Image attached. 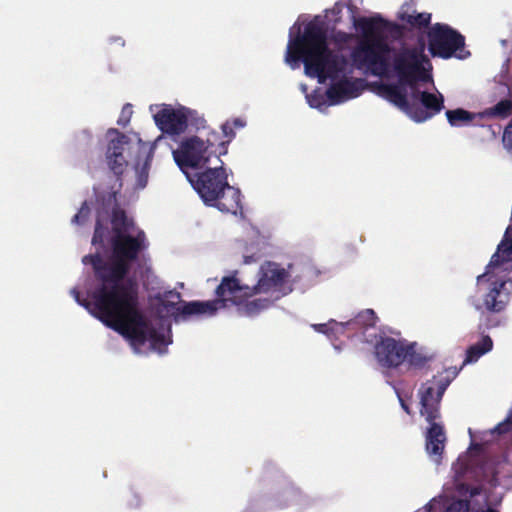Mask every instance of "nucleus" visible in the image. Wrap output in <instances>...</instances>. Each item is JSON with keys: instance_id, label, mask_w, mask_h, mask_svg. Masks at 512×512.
Returning <instances> with one entry per match:
<instances>
[{"instance_id": "23", "label": "nucleus", "mask_w": 512, "mask_h": 512, "mask_svg": "<svg viewBox=\"0 0 512 512\" xmlns=\"http://www.w3.org/2000/svg\"><path fill=\"white\" fill-rule=\"evenodd\" d=\"M377 316L374 310L365 309L359 312L353 319L347 321L346 323H337L336 321H331L335 325H340L342 327L346 326L352 329H368L370 327H374L376 325Z\"/></svg>"}, {"instance_id": "32", "label": "nucleus", "mask_w": 512, "mask_h": 512, "mask_svg": "<svg viewBox=\"0 0 512 512\" xmlns=\"http://www.w3.org/2000/svg\"><path fill=\"white\" fill-rule=\"evenodd\" d=\"M512 432V410L509 411L507 417L498 423L492 430V434L505 435Z\"/></svg>"}, {"instance_id": "11", "label": "nucleus", "mask_w": 512, "mask_h": 512, "mask_svg": "<svg viewBox=\"0 0 512 512\" xmlns=\"http://www.w3.org/2000/svg\"><path fill=\"white\" fill-rule=\"evenodd\" d=\"M412 108L410 118L415 122H425L444 109V97L440 92L421 91L418 85L410 88Z\"/></svg>"}, {"instance_id": "9", "label": "nucleus", "mask_w": 512, "mask_h": 512, "mask_svg": "<svg viewBox=\"0 0 512 512\" xmlns=\"http://www.w3.org/2000/svg\"><path fill=\"white\" fill-rule=\"evenodd\" d=\"M458 371L454 370L450 374L443 373L433 376L431 380L422 383L418 390L420 398V414L426 421L438 420L441 417L440 405L442 397L456 377Z\"/></svg>"}, {"instance_id": "25", "label": "nucleus", "mask_w": 512, "mask_h": 512, "mask_svg": "<svg viewBox=\"0 0 512 512\" xmlns=\"http://www.w3.org/2000/svg\"><path fill=\"white\" fill-rule=\"evenodd\" d=\"M271 305L272 301L268 298L246 299L242 305L238 306V310L245 316H254L269 308Z\"/></svg>"}, {"instance_id": "36", "label": "nucleus", "mask_w": 512, "mask_h": 512, "mask_svg": "<svg viewBox=\"0 0 512 512\" xmlns=\"http://www.w3.org/2000/svg\"><path fill=\"white\" fill-rule=\"evenodd\" d=\"M446 512H468V503L464 501H457L450 504Z\"/></svg>"}, {"instance_id": "21", "label": "nucleus", "mask_w": 512, "mask_h": 512, "mask_svg": "<svg viewBox=\"0 0 512 512\" xmlns=\"http://www.w3.org/2000/svg\"><path fill=\"white\" fill-rule=\"evenodd\" d=\"M407 85L398 84H381L379 87L380 94L389 102L405 112L409 117L412 108V102L408 100Z\"/></svg>"}, {"instance_id": "40", "label": "nucleus", "mask_w": 512, "mask_h": 512, "mask_svg": "<svg viewBox=\"0 0 512 512\" xmlns=\"http://www.w3.org/2000/svg\"><path fill=\"white\" fill-rule=\"evenodd\" d=\"M321 97L320 96H311L309 98V104L311 107H319L322 102H321Z\"/></svg>"}, {"instance_id": "31", "label": "nucleus", "mask_w": 512, "mask_h": 512, "mask_svg": "<svg viewBox=\"0 0 512 512\" xmlns=\"http://www.w3.org/2000/svg\"><path fill=\"white\" fill-rule=\"evenodd\" d=\"M156 299L158 300L160 306H162L163 308H165L166 310H169V309H175L176 310V313L174 315L175 317V320H178V317H182L183 319H186L187 317H189L190 315H182L179 311V308H182L187 302H184L182 306H177V303L179 301H172V300H168L166 298H163L161 297V295H157L156 296Z\"/></svg>"}, {"instance_id": "24", "label": "nucleus", "mask_w": 512, "mask_h": 512, "mask_svg": "<svg viewBox=\"0 0 512 512\" xmlns=\"http://www.w3.org/2000/svg\"><path fill=\"white\" fill-rule=\"evenodd\" d=\"M492 348H493V341H492L491 337L488 335L483 336L479 342L471 345L466 350V357L463 361V365L478 361V359L481 356H483L484 354L491 351Z\"/></svg>"}, {"instance_id": "18", "label": "nucleus", "mask_w": 512, "mask_h": 512, "mask_svg": "<svg viewBox=\"0 0 512 512\" xmlns=\"http://www.w3.org/2000/svg\"><path fill=\"white\" fill-rule=\"evenodd\" d=\"M427 422L430 426L425 434L426 451L430 457H433L436 462H439L442 458L446 442L444 425L437 420Z\"/></svg>"}, {"instance_id": "41", "label": "nucleus", "mask_w": 512, "mask_h": 512, "mask_svg": "<svg viewBox=\"0 0 512 512\" xmlns=\"http://www.w3.org/2000/svg\"><path fill=\"white\" fill-rule=\"evenodd\" d=\"M314 328L318 332H321V333H324V334H328L329 333L328 324H316V325H314Z\"/></svg>"}, {"instance_id": "30", "label": "nucleus", "mask_w": 512, "mask_h": 512, "mask_svg": "<svg viewBox=\"0 0 512 512\" xmlns=\"http://www.w3.org/2000/svg\"><path fill=\"white\" fill-rule=\"evenodd\" d=\"M97 284L96 286L94 287L92 293H91V298H92V302L90 301H87L86 299H81V293L77 290V289H73L71 291V293L73 294L75 300L77 301V303H79L80 305L84 306L86 309H88L97 319L98 317L96 316V310H95V300H94V292L96 290L97 287L100 286V282L95 278Z\"/></svg>"}, {"instance_id": "44", "label": "nucleus", "mask_w": 512, "mask_h": 512, "mask_svg": "<svg viewBox=\"0 0 512 512\" xmlns=\"http://www.w3.org/2000/svg\"><path fill=\"white\" fill-rule=\"evenodd\" d=\"M255 261H256V259H255V257L253 255H251V256H244V263L245 264H250V263L255 262Z\"/></svg>"}, {"instance_id": "15", "label": "nucleus", "mask_w": 512, "mask_h": 512, "mask_svg": "<svg viewBox=\"0 0 512 512\" xmlns=\"http://www.w3.org/2000/svg\"><path fill=\"white\" fill-rule=\"evenodd\" d=\"M406 341L392 337H380L374 346L377 362L384 368H397L405 361L407 354Z\"/></svg>"}, {"instance_id": "19", "label": "nucleus", "mask_w": 512, "mask_h": 512, "mask_svg": "<svg viewBox=\"0 0 512 512\" xmlns=\"http://www.w3.org/2000/svg\"><path fill=\"white\" fill-rule=\"evenodd\" d=\"M206 205L216 207L221 212L237 215L238 212H242L241 192L238 188L228 184L217 195L216 200H212Z\"/></svg>"}, {"instance_id": "7", "label": "nucleus", "mask_w": 512, "mask_h": 512, "mask_svg": "<svg viewBox=\"0 0 512 512\" xmlns=\"http://www.w3.org/2000/svg\"><path fill=\"white\" fill-rule=\"evenodd\" d=\"M218 138L219 134L212 131L206 141L197 136L184 139L178 149L173 151L174 160L182 172L188 176L187 169L201 168L209 164Z\"/></svg>"}, {"instance_id": "34", "label": "nucleus", "mask_w": 512, "mask_h": 512, "mask_svg": "<svg viewBox=\"0 0 512 512\" xmlns=\"http://www.w3.org/2000/svg\"><path fill=\"white\" fill-rule=\"evenodd\" d=\"M90 215V208L87 202H83L78 213L74 215L72 222L76 224H83Z\"/></svg>"}, {"instance_id": "12", "label": "nucleus", "mask_w": 512, "mask_h": 512, "mask_svg": "<svg viewBox=\"0 0 512 512\" xmlns=\"http://www.w3.org/2000/svg\"><path fill=\"white\" fill-rule=\"evenodd\" d=\"M109 143L106 150V162L109 169L118 180L128 167V160L124 155L125 150L131 144L130 138L117 129L108 131Z\"/></svg>"}, {"instance_id": "20", "label": "nucleus", "mask_w": 512, "mask_h": 512, "mask_svg": "<svg viewBox=\"0 0 512 512\" xmlns=\"http://www.w3.org/2000/svg\"><path fill=\"white\" fill-rule=\"evenodd\" d=\"M154 154V147L145 143H138L137 161L135 164L136 188L143 189L148 183L149 170Z\"/></svg>"}, {"instance_id": "2", "label": "nucleus", "mask_w": 512, "mask_h": 512, "mask_svg": "<svg viewBox=\"0 0 512 512\" xmlns=\"http://www.w3.org/2000/svg\"><path fill=\"white\" fill-rule=\"evenodd\" d=\"M98 319L107 327L126 338L132 345L141 346L148 340L166 345L165 337L152 327L140 308L139 287L135 279L128 278L120 287L102 289L93 295Z\"/></svg>"}, {"instance_id": "6", "label": "nucleus", "mask_w": 512, "mask_h": 512, "mask_svg": "<svg viewBox=\"0 0 512 512\" xmlns=\"http://www.w3.org/2000/svg\"><path fill=\"white\" fill-rule=\"evenodd\" d=\"M427 61L423 43L419 46H403L394 51L390 68L401 85L411 88L418 85L419 82L431 80V76L424 67V63Z\"/></svg>"}, {"instance_id": "3", "label": "nucleus", "mask_w": 512, "mask_h": 512, "mask_svg": "<svg viewBox=\"0 0 512 512\" xmlns=\"http://www.w3.org/2000/svg\"><path fill=\"white\" fill-rule=\"evenodd\" d=\"M111 224L113 236L110 261H105L99 253L86 255L82 259L85 265L92 266L94 277L100 282L94 294L100 293L102 289L111 290V287L123 285L128 279L126 276L131 270V264L148 246L143 230H138L134 236L130 234L134 229V221L117 205L112 209Z\"/></svg>"}, {"instance_id": "37", "label": "nucleus", "mask_w": 512, "mask_h": 512, "mask_svg": "<svg viewBox=\"0 0 512 512\" xmlns=\"http://www.w3.org/2000/svg\"><path fill=\"white\" fill-rule=\"evenodd\" d=\"M141 505V497L140 495L134 490H130V499L128 500V506L131 508H137Z\"/></svg>"}, {"instance_id": "39", "label": "nucleus", "mask_w": 512, "mask_h": 512, "mask_svg": "<svg viewBox=\"0 0 512 512\" xmlns=\"http://www.w3.org/2000/svg\"><path fill=\"white\" fill-rule=\"evenodd\" d=\"M161 297L166 298L168 300L170 299L172 301H180L181 294L175 290H169L164 292V294L161 295Z\"/></svg>"}, {"instance_id": "17", "label": "nucleus", "mask_w": 512, "mask_h": 512, "mask_svg": "<svg viewBox=\"0 0 512 512\" xmlns=\"http://www.w3.org/2000/svg\"><path fill=\"white\" fill-rule=\"evenodd\" d=\"M512 294V279L492 281L484 296V306L489 312H502L508 305Z\"/></svg>"}, {"instance_id": "33", "label": "nucleus", "mask_w": 512, "mask_h": 512, "mask_svg": "<svg viewBox=\"0 0 512 512\" xmlns=\"http://www.w3.org/2000/svg\"><path fill=\"white\" fill-rule=\"evenodd\" d=\"M106 234V228L102 225L100 219H97L95 224V230L92 237L93 245H103Z\"/></svg>"}, {"instance_id": "10", "label": "nucleus", "mask_w": 512, "mask_h": 512, "mask_svg": "<svg viewBox=\"0 0 512 512\" xmlns=\"http://www.w3.org/2000/svg\"><path fill=\"white\" fill-rule=\"evenodd\" d=\"M219 166L207 168L201 173H197L194 177L187 176L191 185L199 194L205 204L217 199V195L228 186V179L223 161L217 158Z\"/></svg>"}, {"instance_id": "14", "label": "nucleus", "mask_w": 512, "mask_h": 512, "mask_svg": "<svg viewBox=\"0 0 512 512\" xmlns=\"http://www.w3.org/2000/svg\"><path fill=\"white\" fill-rule=\"evenodd\" d=\"M194 112L187 108L174 109L169 105L164 107L154 115V120L159 129L170 135H179L183 133L188 122L193 119Z\"/></svg>"}, {"instance_id": "8", "label": "nucleus", "mask_w": 512, "mask_h": 512, "mask_svg": "<svg viewBox=\"0 0 512 512\" xmlns=\"http://www.w3.org/2000/svg\"><path fill=\"white\" fill-rule=\"evenodd\" d=\"M428 49L432 56L449 59L453 55L460 59L470 55L469 51L464 52L465 38L458 31L447 24L436 23L432 25L427 33Z\"/></svg>"}, {"instance_id": "35", "label": "nucleus", "mask_w": 512, "mask_h": 512, "mask_svg": "<svg viewBox=\"0 0 512 512\" xmlns=\"http://www.w3.org/2000/svg\"><path fill=\"white\" fill-rule=\"evenodd\" d=\"M131 116H132V105L127 103L123 106L117 123L121 126H126L130 122Z\"/></svg>"}, {"instance_id": "4", "label": "nucleus", "mask_w": 512, "mask_h": 512, "mask_svg": "<svg viewBox=\"0 0 512 512\" xmlns=\"http://www.w3.org/2000/svg\"><path fill=\"white\" fill-rule=\"evenodd\" d=\"M354 24L361 32L356 46L351 51L354 66L357 69H366L374 76L388 75L392 49L386 42L384 33L391 27V23L377 14L360 17Z\"/></svg>"}, {"instance_id": "16", "label": "nucleus", "mask_w": 512, "mask_h": 512, "mask_svg": "<svg viewBox=\"0 0 512 512\" xmlns=\"http://www.w3.org/2000/svg\"><path fill=\"white\" fill-rule=\"evenodd\" d=\"M498 268H502L504 271L512 269V225L506 228L502 240L486 266L485 273L479 275L477 280L481 281L488 277L487 280L490 281V274Z\"/></svg>"}, {"instance_id": "1", "label": "nucleus", "mask_w": 512, "mask_h": 512, "mask_svg": "<svg viewBox=\"0 0 512 512\" xmlns=\"http://www.w3.org/2000/svg\"><path fill=\"white\" fill-rule=\"evenodd\" d=\"M285 61L293 69L302 61L305 74L318 78L320 83L327 79L335 81L326 90V96L332 105L360 94V80H351L346 76L348 59L329 48L326 30L316 19L305 25L303 33L299 32L289 39Z\"/></svg>"}, {"instance_id": "43", "label": "nucleus", "mask_w": 512, "mask_h": 512, "mask_svg": "<svg viewBox=\"0 0 512 512\" xmlns=\"http://www.w3.org/2000/svg\"><path fill=\"white\" fill-rule=\"evenodd\" d=\"M399 401H400V404H401V407L403 408V410L407 413V414H411V410H410V407L409 405L405 402L404 399H402L400 396H399Z\"/></svg>"}, {"instance_id": "5", "label": "nucleus", "mask_w": 512, "mask_h": 512, "mask_svg": "<svg viewBox=\"0 0 512 512\" xmlns=\"http://www.w3.org/2000/svg\"><path fill=\"white\" fill-rule=\"evenodd\" d=\"M217 296L209 301H190L179 311L182 315H214L219 309L240 306L246 299L254 296L251 287L242 285L236 275L225 276L215 290Z\"/></svg>"}, {"instance_id": "13", "label": "nucleus", "mask_w": 512, "mask_h": 512, "mask_svg": "<svg viewBox=\"0 0 512 512\" xmlns=\"http://www.w3.org/2000/svg\"><path fill=\"white\" fill-rule=\"evenodd\" d=\"M289 277L288 271L272 261L264 262L258 271L257 283L251 287L252 294L280 291Z\"/></svg>"}, {"instance_id": "28", "label": "nucleus", "mask_w": 512, "mask_h": 512, "mask_svg": "<svg viewBox=\"0 0 512 512\" xmlns=\"http://www.w3.org/2000/svg\"><path fill=\"white\" fill-rule=\"evenodd\" d=\"M407 24L416 28H426L430 25L431 22V14L430 13H417L403 15L401 18Z\"/></svg>"}, {"instance_id": "38", "label": "nucleus", "mask_w": 512, "mask_h": 512, "mask_svg": "<svg viewBox=\"0 0 512 512\" xmlns=\"http://www.w3.org/2000/svg\"><path fill=\"white\" fill-rule=\"evenodd\" d=\"M461 489H465L466 493H468L471 498L480 495L483 490L482 486L480 485L472 487L469 485H462Z\"/></svg>"}, {"instance_id": "22", "label": "nucleus", "mask_w": 512, "mask_h": 512, "mask_svg": "<svg viewBox=\"0 0 512 512\" xmlns=\"http://www.w3.org/2000/svg\"><path fill=\"white\" fill-rule=\"evenodd\" d=\"M246 126V120L241 117L228 119L221 125L224 140H216V148L213 151L216 158L227 154L229 143L236 137V130Z\"/></svg>"}, {"instance_id": "27", "label": "nucleus", "mask_w": 512, "mask_h": 512, "mask_svg": "<svg viewBox=\"0 0 512 512\" xmlns=\"http://www.w3.org/2000/svg\"><path fill=\"white\" fill-rule=\"evenodd\" d=\"M407 354L405 355V361L407 360L411 366L422 367L428 361V358L421 353L416 351V343H407Z\"/></svg>"}, {"instance_id": "29", "label": "nucleus", "mask_w": 512, "mask_h": 512, "mask_svg": "<svg viewBox=\"0 0 512 512\" xmlns=\"http://www.w3.org/2000/svg\"><path fill=\"white\" fill-rule=\"evenodd\" d=\"M487 114L502 119L509 117L512 114V101L508 99L499 101L487 110Z\"/></svg>"}, {"instance_id": "42", "label": "nucleus", "mask_w": 512, "mask_h": 512, "mask_svg": "<svg viewBox=\"0 0 512 512\" xmlns=\"http://www.w3.org/2000/svg\"><path fill=\"white\" fill-rule=\"evenodd\" d=\"M205 120L202 117L195 118V122H191L192 125L196 126L197 129L204 127Z\"/></svg>"}, {"instance_id": "45", "label": "nucleus", "mask_w": 512, "mask_h": 512, "mask_svg": "<svg viewBox=\"0 0 512 512\" xmlns=\"http://www.w3.org/2000/svg\"><path fill=\"white\" fill-rule=\"evenodd\" d=\"M475 307H476V309H478V310L481 308V306H480V305H478V304H477Z\"/></svg>"}, {"instance_id": "26", "label": "nucleus", "mask_w": 512, "mask_h": 512, "mask_svg": "<svg viewBox=\"0 0 512 512\" xmlns=\"http://www.w3.org/2000/svg\"><path fill=\"white\" fill-rule=\"evenodd\" d=\"M446 117L451 126H460L471 122L474 119V114L462 108H457L447 110Z\"/></svg>"}]
</instances>
